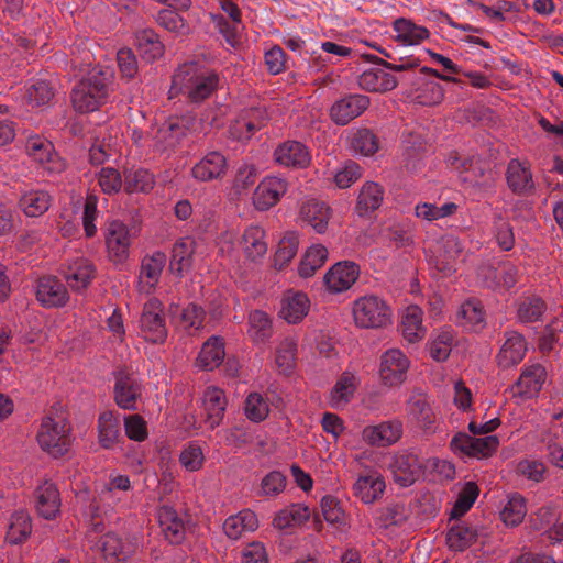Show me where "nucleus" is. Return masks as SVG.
<instances>
[{
  "label": "nucleus",
  "instance_id": "e433bc0d",
  "mask_svg": "<svg viewBox=\"0 0 563 563\" xmlns=\"http://www.w3.org/2000/svg\"><path fill=\"white\" fill-rule=\"evenodd\" d=\"M242 250L251 262L261 261L267 253L266 233L257 224L249 225L242 235Z\"/></svg>",
  "mask_w": 563,
  "mask_h": 563
},
{
  "label": "nucleus",
  "instance_id": "ddd939ff",
  "mask_svg": "<svg viewBox=\"0 0 563 563\" xmlns=\"http://www.w3.org/2000/svg\"><path fill=\"white\" fill-rule=\"evenodd\" d=\"M96 273L95 264L82 256L68 260L62 271L66 284L76 292L87 289L95 279Z\"/></svg>",
  "mask_w": 563,
  "mask_h": 563
},
{
  "label": "nucleus",
  "instance_id": "20e7f679",
  "mask_svg": "<svg viewBox=\"0 0 563 563\" xmlns=\"http://www.w3.org/2000/svg\"><path fill=\"white\" fill-rule=\"evenodd\" d=\"M352 314L354 323L361 329L384 328L393 320L391 308L375 295H366L354 300Z\"/></svg>",
  "mask_w": 563,
  "mask_h": 563
},
{
  "label": "nucleus",
  "instance_id": "e2e57ef3",
  "mask_svg": "<svg viewBox=\"0 0 563 563\" xmlns=\"http://www.w3.org/2000/svg\"><path fill=\"white\" fill-rule=\"evenodd\" d=\"M443 98L444 89L434 80H420L413 93V99L422 106L439 104Z\"/></svg>",
  "mask_w": 563,
  "mask_h": 563
},
{
  "label": "nucleus",
  "instance_id": "49530a36",
  "mask_svg": "<svg viewBox=\"0 0 563 563\" xmlns=\"http://www.w3.org/2000/svg\"><path fill=\"white\" fill-rule=\"evenodd\" d=\"M329 258L328 247L321 243L311 244L303 253L298 265L300 277L309 278L320 269Z\"/></svg>",
  "mask_w": 563,
  "mask_h": 563
},
{
  "label": "nucleus",
  "instance_id": "4c0bfd02",
  "mask_svg": "<svg viewBox=\"0 0 563 563\" xmlns=\"http://www.w3.org/2000/svg\"><path fill=\"white\" fill-rule=\"evenodd\" d=\"M527 342L525 338L517 332H509L497 355V362L500 367L508 368L520 363L527 353Z\"/></svg>",
  "mask_w": 563,
  "mask_h": 563
},
{
  "label": "nucleus",
  "instance_id": "09e8293b",
  "mask_svg": "<svg viewBox=\"0 0 563 563\" xmlns=\"http://www.w3.org/2000/svg\"><path fill=\"white\" fill-rule=\"evenodd\" d=\"M52 196L41 189H33L24 192L20 198L22 212L30 218L43 216L51 207Z\"/></svg>",
  "mask_w": 563,
  "mask_h": 563
},
{
  "label": "nucleus",
  "instance_id": "de8ad7c7",
  "mask_svg": "<svg viewBox=\"0 0 563 563\" xmlns=\"http://www.w3.org/2000/svg\"><path fill=\"white\" fill-rule=\"evenodd\" d=\"M310 509L305 504H292L276 512L273 526L285 530L301 526L310 518Z\"/></svg>",
  "mask_w": 563,
  "mask_h": 563
},
{
  "label": "nucleus",
  "instance_id": "1a4fd4ad",
  "mask_svg": "<svg viewBox=\"0 0 563 563\" xmlns=\"http://www.w3.org/2000/svg\"><path fill=\"white\" fill-rule=\"evenodd\" d=\"M198 122L191 115L170 118L154 134L150 146L158 151L175 146L188 132L195 131Z\"/></svg>",
  "mask_w": 563,
  "mask_h": 563
},
{
  "label": "nucleus",
  "instance_id": "69168bd1",
  "mask_svg": "<svg viewBox=\"0 0 563 563\" xmlns=\"http://www.w3.org/2000/svg\"><path fill=\"white\" fill-rule=\"evenodd\" d=\"M321 511L325 521L339 528L347 526L346 514L341 506V503L333 496H324L321 499Z\"/></svg>",
  "mask_w": 563,
  "mask_h": 563
},
{
  "label": "nucleus",
  "instance_id": "393cba45",
  "mask_svg": "<svg viewBox=\"0 0 563 563\" xmlns=\"http://www.w3.org/2000/svg\"><path fill=\"white\" fill-rule=\"evenodd\" d=\"M488 537L483 527H475L465 522L454 523L446 533V544L450 550L461 552L475 543L478 539Z\"/></svg>",
  "mask_w": 563,
  "mask_h": 563
},
{
  "label": "nucleus",
  "instance_id": "b1692460",
  "mask_svg": "<svg viewBox=\"0 0 563 563\" xmlns=\"http://www.w3.org/2000/svg\"><path fill=\"white\" fill-rule=\"evenodd\" d=\"M60 494L56 485L43 482L34 492V507L38 516L46 520L55 519L60 509Z\"/></svg>",
  "mask_w": 563,
  "mask_h": 563
},
{
  "label": "nucleus",
  "instance_id": "473e14b6",
  "mask_svg": "<svg viewBox=\"0 0 563 563\" xmlns=\"http://www.w3.org/2000/svg\"><path fill=\"white\" fill-rule=\"evenodd\" d=\"M455 342V333L451 327H442L431 332L426 349L430 357L435 362H444L449 358Z\"/></svg>",
  "mask_w": 563,
  "mask_h": 563
},
{
  "label": "nucleus",
  "instance_id": "774afa93",
  "mask_svg": "<svg viewBox=\"0 0 563 563\" xmlns=\"http://www.w3.org/2000/svg\"><path fill=\"white\" fill-rule=\"evenodd\" d=\"M205 312L201 307L190 303L183 309L179 327L188 334H195L203 327Z\"/></svg>",
  "mask_w": 563,
  "mask_h": 563
},
{
  "label": "nucleus",
  "instance_id": "8fccbe9b",
  "mask_svg": "<svg viewBox=\"0 0 563 563\" xmlns=\"http://www.w3.org/2000/svg\"><path fill=\"white\" fill-rule=\"evenodd\" d=\"M349 148L362 156H372L379 150L376 135L366 128L352 129L347 135Z\"/></svg>",
  "mask_w": 563,
  "mask_h": 563
},
{
  "label": "nucleus",
  "instance_id": "58836bf2",
  "mask_svg": "<svg viewBox=\"0 0 563 563\" xmlns=\"http://www.w3.org/2000/svg\"><path fill=\"white\" fill-rule=\"evenodd\" d=\"M166 264V256L162 252H155L143 258L140 272V287L142 291L151 292L159 282Z\"/></svg>",
  "mask_w": 563,
  "mask_h": 563
},
{
  "label": "nucleus",
  "instance_id": "9d476101",
  "mask_svg": "<svg viewBox=\"0 0 563 563\" xmlns=\"http://www.w3.org/2000/svg\"><path fill=\"white\" fill-rule=\"evenodd\" d=\"M498 445L499 440L496 435L474 438L466 433H459L451 441V449L455 454L474 459L490 456Z\"/></svg>",
  "mask_w": 563,
  "mask_h": 563
},
{
  "label": "nucleus",
  "instance_id": "5701e85b",
  "mask_svg": "<svg viewBox=\"0 0 563 563\" xmlns=\"http://www.w3.org/2000/svg\"><path fill=\"white\" fill-rule=\"evenodd\" d=\"M390 470L394 481L401 487L412 485L422 475L420 459L412 453H401L394 457Z\"/></svg>",
  "mask_w": 563,
  "mask_h": 563
},
{
  "label": "nucleus",
  "instance_id": "6e6d98bb",
  "mask_svg": "<svg viewBox=\"0 0 563 563\" xmlns=\"http://www.w3.org/2000/svg\"><path fill=\"white\" fill-rule=\"evenodd\" d=\"M136 47L143 59L153 62L164 54V45L152 30H143L136 34Z\"/></svg>",
  "mask_w": 563,
  "mask_h": 563
},
{
  "label": "nucleus",
  "instance_id": "37998d69",
  "mask_svg": "<svg viewBox=\"0 0 563 563\" xmlns=\"http://www.w3.org/2000/svg\"><path fill=\"white\" fill-rule=\"evenodd\" d=\"M360 384L358 376L353 372H344L330 391V404L333 408H343L353 397Z\"/></svg>",
  "mask_w": 563,
  "mask_h": 563
},
{
  "label": "nucleus",
  "instance_id": "39448f33",
  "mask_svg": "<svg viewBox=\"0 0 563 563\" xmlns=\"http://www.w3.org/2000/svg\"><path fill=\"white\" fill-rule=\"evenodd\" d=\"M41 449L54 457L64 455L70 446V427L63 418L43 419L37 432Z\"/></svg>",
  "mask_w": 563,
  "mask_h": 563
},
{
  "label": "nucleus",
  "instance_id": "0e129e2a",
  "mask_svg": "<svg viewBox=\"0 0 563 563\" xmlns=\"http://www.w3.org/2000/svg\"><path fill=\"white\" fill-rule=\"evenodd\" d=\"M545 311V303L536 296H528L518 302L517 318L521 322H536Z\"/></svg>",
  "mask_w": 563,
  "mask_h": 563
},
{
  "label": "nucleus",
  "instance_id": "412c9836",
  "mask_svg": "<svg viewBox=\"0 0 563 563\" xmlns=\"http://www.w3.org/2000/svg\"><path fill=\"white\" fill-rule=\"evenodd\" d=\"M406 415L409 422L417 424L426 433L435 431V415L422 393H413L406 404Z\"/></svg>",
  "mask_w": 563,
  "mask_h": 563
},
{
  "label": "nucleus",
  "instance_id": "680f3d73",
  "mask_svg": "<svg viewBox=\"0 0 563 563\" xmlns=\"http://www.w3.org/2000/svg\"><path fill=\"white\" fill-rule=\"evenodd\" d=\"M299 246V234L287 232L279 241L278 249L274 256V266L277 269L285 267L297 254Z\"/></svg>",
  "mask_w": 563,
  "mask_h": 563
},
{
  "label": "nucleus",
  "instance_id": "7c9ffc66",
  "mask_svg": "<svg viewBox=\"0 0 563 563\" xmlns=\"http://www.w3.org/2000/svg\"><path fill=\"white\" fill-rule=\"evenodd\" d=\"M203 410L206 412V423L210 429L218 427L227 409V397L224 391L216 386L206 388L202 396Z\"/></svg>",
  "mask_w": 563,
  "mask_h": 563
},
{
  "label": "nucleus",
  "instance_id": "6ab92c4d",
  "mask_svg": "<svg viewBox=\"0 0 563 563\" xmlns=\"http://www.w3.org/2000/svg\"><path fill=\"white\" fill-rule=\"evenodd\" d=\"M360 276L358 266L349 261L334 264L324 274L323 282L328 291L340 294L350 289Z\"/></svg>",
  "mask_w": 563,
  "mask_h": 563
},
{
  "label": "nucleus",
  "instance_id": "13d9d810",
  "mask_svg": "<svg viewBox=\"0 0 563 563\" xmlns=\"http://www.w3.org/2000/svg\"><path fill=\"white\" fill-rule=\"evenodd\" d=\"M384 200L383 188L374 181H367L362 186L357 198V210L361 214L368 213L380 207Z\"/></svg>",
  "mask_w": 563,
  "mask_h": 563
},
{
  "label": "nucleus",
  "instance_id": "79ce46f5",
  "mask_svg": "<svg viewBox=\"0 0 563 563\" xmlns=\"http://www.w3.org/2000/svg\"><path fill=\"white\" fill-rule=\"evenodd\" d=\"M298 340L286 336L280 340L274 351V365L279 374L290 375L296 367Z\"/></svg>",
  "mask_w": 563,
  "mask_h": 563
},
{
  "label": "nucleus",
  "instance_id": "f8f14e48",
  "mask_svg": "<svg viewBox=\"0 0 563 563\" xmlns=\"http://www.w3.org/2000/svg\"><path fill=\"white\" fill-rule=\"evenodd\" d=\"M288 181L279 176L264 177L253 194V205L260 211H266L276 206L288 191Z\"/></svg>",
  "mask_w": 563,
  "mask_h": 563
},
{
  "label": "nucleus",
  "instance_id": "2eb2a0df",
  "mask_svg": "<svg viewBox=\"0 0 563 563\" xmlns=\"http://www.w3.org/2000/svg\"><path fill=\"white\" fill-rule=\"evenodd\" d=\"M25 150L27 155L48 173H59L65 168V163L55 152L53 144L44 137H29Z\"/></svg>",
  "mask_w": 563,
  "mask_h": 563
},
{
  "label": "nucleus",
  "instance_id": "f03ea898",
  "mask_svg": "<svg viewBox=\"0 0 563 563\" xmlns=\"http://www.w3.org/2000/svg\"><path fill=\"white\" fill-rule=\"evenodd\" d=\"M218 85L217 73L197 63H188L176 70L172 90L184 95L192 102H200L210 97Z\"/></svg>",
  "mask_w": 563,
  "mask_h": 563
},
{
  "label": "nucleus",
  "instance_id": "f704fd0d",
  "mask_svg": "<svg viewBox=\"0 0 563 563\" xmlns=\"http://www.w3.org/2000/svg\"><path fill=\"white\" fill-rule=\"evenodd\" d=\"M479 276L486 287L506 290L516 285L518 269L511 264H503L498 267L482 268Z\"/></svg>",
  "mask_w": 563,
  "mask_h": 563
},
{
  "label": "nucleus",
  "instance_id": "4be33fe9",
  "mask_svg": "<svg viewBox=\"0 0 563 563\" xmlns=\"http://www.w3.org/2000/svg\"><path fill=\"white\" fill-rule=\"evenodd\" d=\"M227 169L228 161L225 156L218 151H211L191 167V176L197 181L208 183L221 179Z\"/></svg>",
  "mask_w": 563,
  "mask_h": 563
},
{
  "label": "nucleus",
  "instance_id": "6e6552de",
  "mask_svg": "<svg viewBox=\"0 0 563 563\" xmlns=\"http://www.w3.org/2000/svg\"><path fill=\"white\" fill-rule=\"evenodd\" d=\"M411 362L400 349H388L379 358L378 375L383 386L394 388L401 386L406 379Z\"/></svg>",
  "mask_w": 563,
  "mask_h": 563
},
{
  "label": "nucleus",
  "instance_id": "aec40b11",
  "mask_svg": "<svg viewBox=\"0 0 563 563\" xmlns=\"http://www.w3.org/2000/svg\"><path fill=\"white\" fill-rule=\"evenodd\" d=\"M332 216L331 208L317 199L305 200L299 208V221L311 228L318 234H324Z\"/></svg>",
  "mask_w": 563,
  "mask_h": 563
},
{
  "label": "nucleus",
  "instance_id": "864d4df0",
  "mask_svg": "<svg viewBox=\"0 0 563 563\" xmlns=\"http://www.w3.org/2000/svg\"><path fill=\"white\" fill-rule=\"evenodd\" d=\"M55 88L46 78L32 79L25 89V99L31 107H42L51 102Z\"/></svg>",
  "mask_w": 563,
  "mask_h": 563
},
{
  "label": "nucleus",
  "instance_id": "f3484780",
  "mask_svg": "<svg viewBox=\"0 0 563 563\" xmlns=\"http://www.w3.org/2000/svg\"><path fill=\"white\" fill-rule=\"evenodd\" d=\"M369 106V98L364 95H347L333 102L329 114L338 125H346L360 117Z\"/></svg>",
  "mask_w": 563,
  "mask_h": 563
},
{
  "label": "nucleus",
  "instance_id": "72a5a7b5",
  "mask_svg": "<svg viewBox=\"0 0 563 563\" xmlns=\"http://www.w3.org/2000/svg\"><path fill=\"white\" fill-rule=\"evenodd\" d=\"M98 548L107 561L110 563H117L125 561L131 556L134 553L136 545L131 541H123L115 533L108 532L101 537Z\"/></svg>",
  "mask_w": 563,
  "mask_h": 563
},
{
  "label": "nucleus",
  "instance_id": "f257e3e1",
  "mask_svg": "<svg viewBox=\"0 0 563 563\" xmlns=\"http://www.w3.org/2000/svg\"><path fill=\"white\" fill-rule=\"evenodd\" d=\"M113 71L109 67H95L73 89L71 103L77 112L98 110L109 97Z\"/></svg>",
  "mask_w": 563,
  "mask_h": 563
},
{
  "label": "nucleus",
  "instance_id": "4d7b16f0",
  "mask_svg": "<svg viewBox=\"0 0 563 563\" xmlns=\"http://www.w3.org/2000/svg\"><path fill=\"white\" fill-rule=\"evenodd\" d=\"M527 515L525 498L519 494L508 496L506 504L500 510V519L508 527H516L522 522Z\"/></svg>",
  "mask_w": 563,
  "mask_h": 563
},
{
  "label": "nucleus",
  "instance_id": "a211bd4d",
  "mask_svg": "<svg viewBox=\"0 0 563 563\" xmlns=\"http://www.w3.org/2000/svg\"><path fill=\"white\" fill-rule=\"evenodd\" d=\"M402 431V422L398 419H390L365 427L362 431V438L369 445L385 448L398 442Z\"/></svg>",
  "mask_w": 563,
  "mask_h": 563
},
{
  "label": "nucleus",
  "instance_id": "ea45409f",
  "mask_svg": "<svg viewBox=\"0 0 563 563\" xmlns=\"http://www.w3.org/2000/svg\"><path fill=\"white\" fill-rule=\"evenodd\" d=\"M140 395L141 389L136 379L126 372H119L114 386V398L118 406L123 409H135Z\"/></svg>",
  "mask_w": 563,
  "mask_h": 563
},
{
  "label": "nucleus",
  "instance_id": "7ed1b4c3",
  "mask_svg": "<svg viewBox=\"0 0 563 563\" xmlns=\"http://www.w3.org/2000/svg\"><path fill=\"white\" fill-rule=\"evenodd\" d=\"M462 253L461 241L454 235H444L429 249L427 261L434 275L450 277L456 272Z\"/></svg>",
  "mask_w": 563,
  "mask_h": 563
},
{
  "label": "nucleus",
  "instance_id": "c85d7f7f",
  "mask_svg": "<svg viewBox=\"0 0 563 563\" xmlns=\"http://www.w3.org/2000/svg\"><path fill=\"white\" fill-rule=\"evenodd\" d=\"M399 330L408 343H417L423 340L427 328L423 325V311L419 306L410 305L402 310Z\"/></svg>",
  "mask_w": 563,
  "mask_h": 563
},
{
  "label": "nucleus",
  "instance_id": "a19ab883",
  "mask_svg": "<svg viewBox=\"0 0 563 563\" xmlns=\"http://www.w3.org/2000/svg\"><path fill=\"white\" fill-rule=\"evenodd\" d=\"M362 89L373 92H386L393 90L397 86V80L389 71L372 67L364 70L358 79Z\"/></svg>",
  "mask_w": 563,
  "mask_h": 563
},
{
  "label": "nucleus",
  "instance_id": "2f4dec72",
  "mask_svg": "<svg viewBox=\"0 0 563 563\" xmlns=\"http://www.w3.org/2000/svg\"><path fill=\"white\" fill-rule=\"evenodd\" d=\"M395 40L402 46H417L430 37V31L412 20L398 18L393 22Z\"/></svg>",
  "mask_w": 563,
  "mask_h": 563
},
{
  "label": "nucleus",
  "instance_id": "c9c22d12",
  "mask_svg": "<svg viewBox=\"0 0 563 563\" xmlns=\"http://www.w3.org/2000/svg\"><path fill=\"white\" fill-rule=\"evenodd\" d=\"M265 118L266 115L264 110L260 108H251L230 125L229 133L234 140H249L253 135L254 131L262 126Z\"/></svg>",
  "mask_w": 563,
  "mask_h": 563
},
{
  "label": "nucleus",
  "instance_id": "cd10ccee",
  "mask_svg": "<svg viewBox=\"0 0 563 563\" xmlns=\"http://www.w3.org/2000/svg\"><path fill=\"white\" fill-rule=\"evenodd\" d=\"M310 309L308 296L300 291H287L280 301L279 317L289 324H297L303 320Z\"/></svg>",
  "mask_w": 563,
  "mask_h": 563
},
{
  "label": "nucleus",
  "instance_id": "052dcab7",
  "mask_svg": "<svg viewBox=\"0 0 563 563\" xmlns=\"http://www.w3.org/2000/svg\"><path fill=\"white\" fill-rule=\"evenodd\" d=\"M249 325V334L256 343L265 342L273 333L272 320L262 310H255L250 313Z\"/></svg>",
  "mask_w": 563,
  "mask_h": 563
},
{
  "label": "nucleus",
  "instance_id": "4468645a",
  "mask_svg": "<svg viewBox=\"0 0 563 563\" xmlns=\"http://www.w3.org/2000/svg\"><path fill=\"white\" fill-rule=\"evenodd\" d=\"M386 489L384 476L376 470L360 473L352 486L353 495L363 504L372 505L379 500Z\"/></svg>",
  "mask_w": 563,
  "mask_h": 563
},
{
  "label": "nucleus",
  "instance_id": "9b49d317",
  "mask_svg": "<svg viewBox=\"0 0 563 563\" xmlns=\"http://www.w3.org/2000/svg\"><path fill=\"white\" fill-rule=\"evenodd\" d=\"M547 371L540 364H527L511 387L514 397L520 400L532 399L539 395L547 382Z\"/></svg>",
  "mask_w": 563,
  "mask_h": 563
},
{
  "label": "nucleus",
  "instance_id": "5fc2aeb1",
  "mask_svg": "<svg viewBox=\"0 0 563 563\" xmlns=\"http://www.w3.org/2000/svg\"><path fill=\"white\" fill-rule=\"evenodd\" d=\"M457 323L468 330L482 329L485 322L483 306L477 300H466L457 311Z\"/></svg>",
  "mask_w": 563,
  "mask_h": 563
},
{
  "label": "nucleus",
  "instance_id": "c756f323",
  "mask_svg": "<svg viewBox=\"0 0 563 563\" xmlns=\"http://www.w3.org/2000/svg\"><path fill=\"white\" fill-rule=\"evenodd\" d=\"M506 180L509 189L515 194H528L534 188L530 164L517 158H514L508 163Z\"/></svg>",
  "mask_w": 563,
  "mask_h": 563
},
{
  "label": "nucleus",
  "instance_id": "0eeeda50",
  "mask_svg": "<svg viewBox=\"0 0 563 563\" xmlns=\"http://www.w3.org/2000/svg\"><path fill=\"white\" fill-rule=\"evenodd\" d=\"M166 318L163 303L156 299L147 300L139 319V334L150 343L161 344L167 338Z\"/></svg>",
  "mask_w": 563,
  "mask_h": 563
},
{
  "label": "nucleus",
  "instance_id": "bf43d9fd",
  "mask_svg": "<svg viewBox=\"0 0 563 563\" xmlns=\"http://www.w3.org/2000/svg\"><path fill=\"white\" fill-rule=\"evenodd\" d=\"M195 243L190 239L178 240L172 250L170 268L181 274L191 266Z\"/></svg>",
  "mask_w": 563,
  "mask_h": 563
},
{
  "label": "nucleus",
  "instance_id": "dca6fc26",
  "mask_svg": "<svg viewBox=\"0 0 563 563\" xmlns=\"http://www.w3.org/2000/svg\"><path fill=\"white\" fill-rule=\"evenodd\" d=\"M273 158L274 162L282 167L300 169L309 166L311 154L303 143L287 140L275 147Z\"/></svg>",
  "mask_w": 563,
  "mask_h": 563
},
{
  "label": "nucleus",
  "instance_id": "bb28decb",
  "mask_svg": "<svg viewBox=\"0 0 563 563\" xmlns=\"http://www.w3.org/2000/svg\"><path fill=\"white\" fill-rule=\"evenodd\" d=\"M157 521L165 538L170 543H179L185 537V517L170 505L164 504L157 509Z\"/></svg>",
  "mask_w": 563,
  "mask_h": 563
},
{
  "label": "nucleus",
  "instance_id": "a18cd8bd",
  "mask_svg": "<svg viewBox=\"0 0 563 563\" xmlns=\"http://www.w3.org/2000/svg\"><path fill=\"white\" fill-rule=\"evenodd\" d=\"M258 527V520L252 510L245 509L230 516L223 523L224 533L232 540H238L245 532H252Z\"/></svg>",
  "mask_w": 563,
  "mask_h": 563
},
{
  "label": "nucleus",
  "instance_id": "338daca9",
  "mask_svg": "<svg viewBox=\"0 0 563 563\" xmlns=\"http://www.w3.org/2000/svg\"><path fill=\"white\" fill-rule=\"evenodd\" d=\"M244 412L253 422H261L268 417V400L258 393H251L244 401Z\"/></svg>",
  "mask_w": 563,
  "mask_h": 563
},
{
  "label": "nucleus",
  "instance_id": "603ef678",
  "mask_svg": "<svg viewBox=\"0 0 563 563\" xmlns=\"http://www.w3.org/2000/svg\"><path fill=\"white\" fill-rule=\"evenodd\" d=\"M120 437V420L112 411H104L98 419V440L103 449H112Z\"/></svg>",
  "mask_w": 563,
  "mask_h": 563
},
{
  "label": "nucleus",
  "instance_id": "3c124183",
  "mask_svg": "<svg viewBox=\"0 0 563 563\" xmlns=\"http://www.w3.org/2000/svg\"><path fill=\"white\" fill-rule=\"evenodd\" d=\"M32 532V520L26 510L14 511L9 520L7 541L11 544L24 542Z\"/></svg>",
  "mask_w": 563,
  "mask_h": 563
},
{
  "label": "nucleus",
  "instance_id": "a878e982",
  "mask_svg": "<svg viewBox=\"0 0 563 563\" xmlns=\"http://www.w3.org/2000/svg\"><path fill=\"white\" fill-rule=\"evenodd\" d=\"M36 298L42 306L56 308L65 306L69 300V295L59 279L54 276H45L37 283Z\"/></svg>",
  "mask_w": 563,
  "mask_h": 563
},
{
  "label": "nucleus",
  "instance_id": "c03bdc74",
  "mask_svg": "<svg viewBox=\"0 0 563 563\" xmlns=\"http://www.w3.org/2000/svg\"><path fill=\"white\" fill-rule=\"evenodd\" d=\"M225 356L224 342L220 336H211L202 345L196 365L205 371H212L221 365Z\"/></svg>",
  "mask_w": 563,
  "mask_h": 563
},
{
  "label": "nucleus",
  "instance_id": "423d86ee",
  "mask_svg": "<svg viewBox=\"0 0 563 563\" xmlns=\"http://www.w3.org/2000/svg\"><path fill=\"white\" fill-rule=\"evenodd\" d=\"M135 231L119 219H109L103 227V239L108 257L113 263H124L129 255Z\"/></svg>",
  "mask_w": 563,
  "mask_h": 563
}]
</instances>
